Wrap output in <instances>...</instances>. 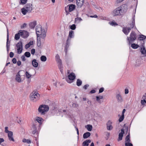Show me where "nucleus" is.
<instances>
[{
    "label": "nucleus",
    "mask_w": 146,
    "mask_h": 146,
    "mask_svg": "<svg viewBox=\"0 0 146 146\" xmlns=\"http://www.w3.org/2000/svg\"><path fill=\"white\" fill-rule=\"evenodd\" d=\"M127 9V5L123 4L114 9L112 12V14L114 16L123 15L126 12Z\"/></svg>",
    "instance_id": "nucleus-1"
},
{
    "label": "nucleus",
    "mask_w": 146,
    "mask_h": 146,
    "mask_svg": "<svg viewBox=\"0 0 146 146\" xmlns=\"http://www.w3.org/2000/svg\"><path fill=\"white\" fill-rule=\"evenodd\" d=\"M36 33L37 37H39V36L40 35V38L44 39L46 36V32L44 29H42L41 26L40 25H38L36 28Z\"/></svg>",
    "instance_id": "nucleus-2"
},
{
    "label": "nucleus",
    "mask_w": 146,
    "mask_h": 146,
    "mask_svg": "<svg viewBox=\"0 0 146 146\" xmlns=\"http://www.w3.org/2000/svg\"><path fill=\"white\" fill-rule=\"evenodd\" d=\"M33 10L32 5L31 3H27L21 9V12L23 15L30 13Z\"/></svg>",
    "instance_id": "nucleus-3"
},
{
    "label": "nucleus",
    "mask_w": 146,
    "mask_h": 146,
    "mask_svg": "<svg viewBox=\"0 0 146 146\" xmlns=\"http://www.w3.org/2000/svg\"><path fill=\"white\" fill-rule=\"evenodd\" d=\"M40 95L36 91L33 92L30 94V98L31 101L35 102L38 100Z\"/></svg>",
    "instance_id": "nucleus-4"
},
{
    "label": "nucleus",
    "mask_w": 146,
    "mask_h": 146,
    "mask_svg": "<svg viewBox=\"0 0 146 146\" xmlns=\"http://www.w3.org/2000/svg\"><path fill=\"white\" fill-rule=\"evenodd\" d=\"M49 110V107L48 106L45 105H42L39 106L38 109V112L42 115L45 114L46 112Z\"/></svg>",
    "instance_id": "nucleus-5"
},
{
    "label": "nucleus",
    "mask_w": 146,
    "mask_h": 146,
    "mask_svg": "<svg viewBox=\"0 0 146 146\" xmlns=\"http://www.w3.org/2000/svg\"><path fill=\"white\" fill-rule=\"evenodd\" d=\"M136 34L134 31H132L130 35V37H127V40L129 42V44L133 42L136 38Z\"/></svg>",
    "instance_id": "nucleus-6"
},
{
    "label": "nucleus",
    "mask_w": 146,
    "mask_h": 146,
    "mask_svg": "<svg viewBox=\"0 0 146 146\" xmlns=\"http://www.w3.org/2000/svg\"><path fill=\"white\" fill-rule=\"evenodd\" d=\"M76 78L75 74L73 73H71L68 75V79H66V80L68 83H72L73 80H74Z\"/></svg>",
    "instance_id": "nucleus-7"
},
{
    "label": "nucleus",
    "mask_w": 146,
    "mask_h": 146,
    "mask_svg": "<svg viewBox=\"0 0 146 146\" xmlns=\"http://www.w3.org/2000/svg\"><path fill=\"white\" fill-rule=\"evenodd\" d=\"M75 7L76 6L74 5H69L65 7V10L66 12H67V10H68L69 12H71L74 10Z\"/></svg>",
    "instance_id": "nucleus-8"
},
{
    "label": "nucleus",
    "mask_w": 146,
    "mask_h": 146,
    "mask_svg": "<svg viewBox=\"0 0 146 146\" xmlns=\"http://www.w3.org/2000/svg\"><path fill=\"white\" fill-rule=\"evenodd\" d=\"M16 46L17 47V53L18 54H20L21 53L23 50V44L21 42L17 43L16 44Z\"/></svg>",
    "instance_id": "nucleus-9"
},
{
    "label": "nucleus",
    "mask_w": 146,
    "mask_h": 146,
    "mask_svg": "<svg viewBox=\"0 0 146 146\" xmlns=\"http://www.w3.org/2000/svg\"><path fill=\"white\" fill-rule=\"evenodd\" d=\"M21 36L23 38H26L29 36L28 33L26 31L21 30L19 31Z\"/></svg>",
    "instance_id": "nucleus-10"
},
{
    "label": "nucleus",
    "mask_w": 146,
    "mask_h": 146,
    "mask_svg": "<svg viewBox=\"0 0 146 146\" xmlns=\"http://www.w3.org/2000/svg\"><path fill=\"white\" fill-rule=\"evenodd\" d=\"M84 0H77L76 5L78 7L81 8L84 3Z\"/></svg>",
    "instance_id": "nucleus-11"
},
{
    "label": "nucleus",
    "mask_w": 146,
    "mask_h": 146,
    "mask_svg": "<svg viewBox=\"0 0 146 146\" xmlns=\"http://www.w3.org/2000/svg\"><path fill=\"white\" fill-rule=\"evenodd\" d=\"M112 122L109 120L107 123L106 124L107 129L108 130H111L113 129V127L112 125Z\"/></svg>",
    "instance_id": "nucleus-12"
},
{
    "label": "nucleus",
    "mask_w": 146,
    "mask_h": 146,
    "mask_svg": "<svg viewBox=\"0 0 146 146\" xmlns=\"http://www.w3.org/2000/svg\"><path fill=\"white\" fill-rule=\"evenodd\" d=\"M131 30V29L130 28L126 27H124L123 29V31L124 33L126 35H127Z\"/></svg>",
    "instance_id": "nucleus-13"
},
{
    "label": "nucleus",
    "mask_w": 146,
    "mask_h": 146,
    "mask_svg": "<svg viewBox=\"0 0 146 146\" xmlns=\"http://www.w3.org/2000/svg\"><path fill=\"white\" fill-rule=\"evenodd\" d=\"M74 32L72 31H69L68 36V38L67 40V43H66V46H67V45L68 44V42L69 40V38H72L74 37Z\"/></svg>",
    "instance_id": "nucleus-14"
},
{
    "label": "nucleus",
    "mask_w": 146,
    "mask_h": 146,
    "mask_svg": "<svg viewBox=\"0 0 146 146\" xmlns=\"http://www.w3.org/2000/svg\"><path fill=\"white\" fill-rule=\"evenodd\" d=\"M124 132V129H121V132L119 134L118 139V141H120L122 140Z\"/></svg>",
    "instance_id": "nucleus-15"
},
{
    "label": "nucleus",
    "mask_w": 146,
    "mask_h": 146,
    "mask_svg": "<svg viewBox=\"0 0 146 146\" xmlns=\"http://www.w3.org/2000/svg\"><path fill=\"white\" fill-rule=\"evenodd\" d=\"M9 139L10 141H14V139L13 137V133L11 131H10L7 133Z\"/></svg>",
    "instance_id": "nucleus-16"
},
{
    "label": "nucleus",
    "mask_w": 146,
    "mask_h": 146,
    "mask_svg": "<svg viewBox=\"0 0 146 146\" xmlns=\"http://www.w3.org/2000/svg\"><path fill=\"white\" fill-rule=\"evenodd\" d=\"M36 25V21L30 22L29 24L30 27L31 29H34Z\"/></svg>",
    "instance_id": "nucleus-17"
},
{
    "label": "nucleus",
    "mask_w": 146,
    "mask_h": 146,
    "mask_svg": "<svg viewBox=\"0 0 146 146\" xmlns=\"http://www.w3.org/2000/svg\"><path fill=\"white\" fill-rule=\"evenodd\" d=\"M91 142L90 139H88L83 142L82 143V146H88L89 143Z\"/></svg>",
    "instance_id": "nucleus-18"
},
{
    "label": "nucleus",
    "mask_w": 146,
    "mask_h": 146,
    "mask_svg": "<svg viewBox=\"0 0 146 146\" xmlns=\"http://www.w3.org/2000/svg\"><path fill=\"white\" fill-rule=\"evenodd\" d=\"M20 72V71H19V72L17 74L15 78L16 81L19 82H21V81L20 75L19 73Z\"/></svg>",
    "instance_id": "nucleus-19"
},
{
    "label": "nucleus",
    "mask_w": 146,
    "mask_h": 146,
    "mask_svg": "<svg viewBox=\"0 0 146 146\" xmlns=\"http://www.w3.org/2000/svg\"><path fill=\"white\" fill-rule=\"evenodd\" d=\"M143 47L141 48V52L142 54L144 55L145 56H146V50L145 48L143 46H142Z\"/></svg>",
    "instance_id": "nucleus-20"
},
{
    "label": "nucleus",
    "mask_w": 146,
    "mask_h": 146,
    "mask_svg": "<svg viewBox=\"0 0 146 146\" xmlns=\"http://www.w3.org/2000/svg\"><path fill=\"white\" fill-rule=\"evenodd\" d=\"M91 134L89 132H87L84 133L83 135V137L84 139L87 138Z\"/></svg>",
    "instance_id": "nucleus-21"
},
{
    "label": "nucleus",
    "mask_w": 146,
    "mask_h": 146,
    "mask_svg": "<svg viewBox=\"0 0 146 146\" xmlns=\"http://www.w3.org/2000/svg\"><path fill=\"white\" fill-rule=\"evenodd\" d=\"M32 64L33 66L35 67H37L38 66V63L36 59H33L32 61Z\"/></svg>",
    "instance_id": "nucleus-22"
},
{
    "label": "nucleus",
    "mask_w": 146,
    "mask_h": 146,
    "mask_svg": "<svg viewBox=\"0 0 146 146\" xmlns=\"http://www.w3.org/2000/svg\"><path fill=\"white\" fill-rule=\"evenodd\" d=\"M55 59L56 61L58 63H61V60L60 59L59 56L58 54H57L55 56Z\"/></svg>",
    "instance_id": "nucleus-23"
},
{
    "label": "nucleus",
    "mask_w": 146,
    "mask_h": 146,
    "mask_svg": "<svg viewBox=\"0 0 146 146\" xmlns=\"http://www.w3.org/2000/svg\"><path fill=\"white\" fill-rule=\"evenodd\" d=\"M85 127L89 131H91L92 130V125L90 124L87 125L85 126Z\"/></svg>",
    "instance_id": "nucleus-24"
},
{
    "label": "nucleus",
    "mask_w": 146,
    "mask_h": 146,
    "mask_svg": "<svg viewBox=\"0 0 146 146\" xmlns=\"http://www.w3.org/2000/svg\"><path fill=\"white\" fill-rule=\"evenodd\" d=\"M116 98L118 100V102H121L123 101V100L121 95L118 94L116 95Z\"/></svg>",
    "instance_id": "nucleus-25"
},
{
    "label": "nucleus",
    "mask_w": 146,
    "mask_h": 146,
    "mask_svg": "<svg viewBox=\"0 0 146 146\" xmlns=\"http://www.w3.org/2000/svg\"><path fill=\"white\" fill-rule=\"evenodd\" d=\"M103 98V97L102 96H97L96 97V100L97 102L101 104V102L100 100L101 99H102Z\"/></svg>",
    "instance_id": "nucleus-26"
},
{
    "label": "nucleus",
    "mask_w": 146,
    "mask_h": 146,
    "mask_svg": "<svg viewBox=\"0 0 146 146\" xmlns=\"http://www.w3.org/2000/svg\"><path fill=\"white\" fill-rule=\"evenodd\" d=\"M20 36H21V33H20L19 31L17 34L15 35V39L17 40H19V39Z\"/></svg>",
    "instance_id": "nucleus-27"
},
{
    "label": "nucleus",
    "mask_w": 146,
    "mask_h": 146,
    "mask_svg": "<svg viewBox=\"0 0 146 146\" xmlns=\"http://www.w3.org/2000/svg\"><path fill=\"white\" fill-rule=\"evenodd\" d=\"M35 120L37 121L40 124H41V122L43 120L41 117H37L35 118Z\"/></svg>",
    "instance_id": "nucleus-28"
},
{
    "label": "nucleus",
    "mask_w": 146,
    "mask_h": 146,
    "mask_svg": "<svg viewBox=\"0 0 146 146\" xmlns=\"http://www.w3.org/2000/svg\"><path fill=\"white\" fill-rule=\"evenodd\" d=\"M133 20L132 21V23L130 24V26L129 27H128V28H130L131 29L133 28L135 25V18L134 17H133Z\"/></svg>",
    "instance_id": "nucleus-29"
},
{
    "label": "nucleus",
    "mask_w": 146,
    "mask_h": 146,
    "mask_svg": "<svg viewBox=\"0 0 146 146\" xmlns=\"http://www.w3.org/2000/svg\"><path fill=\"white\" fill-rule=\"evenodd\" d=\"M130 141V137L129 136V134L125 138V143H129Z\"/></svg>",
    "instance_id": "nucleus-30"
},
{
    "label": "nucleus",
    "mask_w": 146,
    "mask_h": 146,
    "mask_svg": "<svg viewBox=\"0 0 146 146\" xmlns=\"http://www.w3.org/2000/svg\"><path fill=\"white\" fill-rule=\"evenodd\" d=\"M58 66L59 69L60 70L62 73L63 72V69H62V62H61V63H58Z\"/></svg>",
    "instance_id": "nucleus-31"
},
{
    "label": "nucleus",
    "mask_w": 146,
    "mask_h": 146,
    "mask_svg": "<svg viewBox=\"0 0 146 146\" xmlns=\"http://www.w3.org/2000/svg\"><path fill=\"white\" fill-rule=\"evenodd\" d=\"M82 20V19L80 17H77L76 18H75V23H79L80 21Z\"/></svg>",
    "instance_id": "nucleus-32"
},
{
    "label": "nucleus",
    "mask_w": 146,
    "mask_h": 146,
    "mask_svg": "<svg viewBox=\"0 0 146 146\" xmlns=\"http://www.w3.org/2000/svg\"><path fill=\"white\" fill-rule=\"evenodd\" d=\"M82 84V81L79 79H78L76 82V84L78 86H80Z\"/></svg>",
    "instance_id": "nucleus-33"
},
{
    "label": "nucleus",
    "mask_w": 146,
    "mask_h": 146,
    "mask_svg": "<svg viewBox=\"0 0 146 146\" xmlns=\"http://www.w3.org/2000/svg\"><path fill=\"white\" fill-rule=\"evenodd\" d=\"M146 38V36L143 35H141L139 37L138 39L139 40H142L145 39Z\"/></svg>",
    "instance_id": "nucleus-34"
},
{
    "label": "nucleus",
    "mask_w": 146,
    "mask_h": 146,
    "mask_svg": "<svg viewBox=\"0 0 146 146\" xmlns=\"http://www.w3.org/2000/svg\"><path fill=\"white\" fill-rule=\"evenodd\" d=\"M131 47L134 49H137L139 47V45L133 43L131 44Z\"/></svg>",
    "instance_id": "nucleus-35"
},
{
    "label": "nucleus",
    "mask_w": 146,
    "mask_h": 146,
    "mask_svg": "<svg viewBox=\"0 0 146 146\" xmlns=\"http://www.w3.org/2000/svg\"><path fill=\"white\" fill-rule=\"evenodd\" d=\"M39 37H37V45L38 47H40L41 46V42L40 38H39Z\"/></svg>",
    "instance_id": "nucleus-36"
},
{
    "label": "nucleus",
    "mask_w": 146,
    "mask_h": 146,
    "mask_svg": "<svg viewBox=\"0 0 146 146\" xmlns=\"http://www.w3.org/2000/svg\"><path fill=\"white\" fill-rule=\"evenodd\" d=\"M40 60L42 61L45 62L46 60V58L44 56H42L40 57Z\"/></svg>",
    "instance_id": "nucleus-37"
},
{
    "label": "nucleus",
    "mask_w": 146,
    "mask_h": 146,
    "mask_svg": "<svg viewBox=\"0 0 146 146\" xmlns=\"http://www.w3.org/2000/svg\"><path fill=\"white\" fill-rule=\"evenodd\" d=\"M27 1V0H20V4L24 5L25 4Z\"/></svg>",
    "instance_id": "nucleus-38"
},
{
    "label": "nucleus",
    "mask_w": 146,
    "mask_h": 146,
    "mask_svg": "<svg viewBox=\"0 0 146 146\" xmlns=\"http://www.w3.org/2000/svg\"><path fill=\"white\" fill-rule=\"evenodd\" d=\"M22 141L23 142H24V143L27 142V143H31V142L30 140H29V139H23V140Z\"/></svg>",
    "instance_id": "nucleus-39"
},
{
    "label": "nucleus",
    "mask_w": 146,
    "mask_h": 146,
    "mask_svg": "<svg viewBox=\"0 0 146 146\" xmlns=\"http://www.w3.org/2000/svg\"><path fill=\"white\" fill-rule=\"evenodd\" d=\"M26 76L27 78H29L31 76V75L27 72L26 71L25 73Z\"/></svg>",
    "instance_id": "nucleus-40"
},
{
    "label": "nucleus",
    "mask_w": 146,
    "mask_h": 146,
    "mask_svg": "<svg viewBox=\"0 0 146 146\" xmlns=\"http://www.w3.org/2000/svg\"><path fill=\"white\" fill-rule=\"evenodd\" d=\"M25 55L27 57H29L31 56V54L29 52H26L25 53Z\"/></svg>",
    "instance_id": "nucleus-41"
},
{
    "label": "nucleus",
    "mask_w": 146,
    "mask_h": 146,
    "mask_svg": "<svg viewBox=\"0 0 146 146\" xmlns=\"http://www.w3.org/2000/svg\"><path fill=\"white\" fill-rule=\"evenodd\" d=\"M124 115H121V116L120 117L119 121L120 122H121L123 121L124 118Z\"/></svg>",
    "instance_id": "nucleus-42"
},
{
    "label": "nucleus",
    "mask_w": 146,
    "mask_h": 146,
    "mask_svg": "<svg viewBox=\"0 0 146 146\" xmlns=\"http://www.w3.org/2000/svg\"><path fill=\"white\" fill-rule=\"evenodd\" d=\"M76 28V26L75 24H73L70 27V29L72 30H74Z\"/></svg>",
    "instance_id": "nucleus-43"
},
{
    "label": "nucleus",
    "mask_w": 146,
    "mask_h": 146,
    "mask_svg": "<svg viewBox=\"0 0 146 146\" xmlns=\"http://www.w3.org/2000/svg\"><path fill=\"white\" fill-rule=\"evenodd\" d=\"M72 106L74 108H76L78 106V105L76 103H74L72 104Z\"/></svg>",
    "instance_id": "nucleus-44"
},
{
    "label": "nucleus",
    "mask_w": 146,
    "mask_h": 146,
    "mask_svg": "<svg viewBox=\"0 0 146 146\" xmlns=\"http://www.w3.org/2000/svg\"><path fill=\"white\" fill-rule=\"evenodd\" d=\"M109 24L112 26H114L115 25H117V23L114 22L112 21L111 22H109Z\"/></svg>",
    "instance_id": "nucleus-45"
},
{
    "label": "nucleus",
    "mask_w": 146,
    "mask_h": 146,
    "mask_svg": "<svg viewBox=\"0 0 146 146\" xmlns=\"http://www.w3.org/2000/svg\"><path fill=\"white\" fill-rule=\"evenodd\" d=\"M9 38H7V44H6V47L7 48H9L10 47V45L8 44V42H9Z\"/></svg>",
    "instance_id": "nucleus-46"
},
{
    "label": "nucleus",
    "mask_w": 146,
    "mask_h": 146,
    "mask_svg": "<svg viewBox=\"0 0 146 146\" xmlns=\"http://www.w3.org/2000/svg\"><path fill=\"white\" fill-rule=\"evenodd\" d=\"M125 146H133V145L131 143H125Z\"/></svg>",
    "instance_id": "nucleus-47"
},
{
    "label": "nucleus",
    "mask_w": 146,
    "mask_h": 146,
    "mask_svg": "<svg viewBox=\"0 0 146 146\" xmlns=\"http://www.w3.org/2000/svg\"><path fill=\"white\" fill-rule=\"evenodd\" d=\"M141 103L142 105H144L145 104L144 103L146 104V101L144 99L143 100H141Z\"/></svg>",
    "instance_id": "nucleus-48"
},
{
    "label": "nucleus",
    "mask_w": 146,
    "mask_h": 146,
    "mask_svg": "<svg viewBox=\"0 0 146 146\" xmlns=\"http://www.w3.org/2000/svg\"><path fill=\"white\" fill-rule=\"evenodd\" d=\"M124 0H117L116 3L117 4H118L119 3H121V2L123 1Z\"/></svg>",
    "instance_id": "nucleus-49"
},
{
    "label": "nucleus",
    "mask_w": 146,
    "mask_h": 146,
    "mask_svg": "<svg viewBox=\"0 0 146 146\" xmlns=\"http://www.w3.org/2000/svg\"><path fill=\"white\" fill-rule=\"evenodd\" d=\"M14 54L12 52H11L9 54V56L11 58H12Z\"/></svg>",
    "instance_id": "nucleus-50"
},
{
    "label": "nucleus",
    "mask_w": 146,
    "mask_h": 146,
    "mask_svg": "<svg viewBox=\"0 0 146 146\" xmlns=\"http://www.w3.org/2000/svg\"><path fill=\"white\" fill-rule=\"evenodd\" d=\"M104 90V88H101L99 90V93L102 92Z\"/></svg>",
    "instance_id": "nucleus-51"
},
{
    "label": "nucleus",
    "mask_w": 146,
    "mask_h": 146,
    "mask_svg": "<svg viewBox=\"0 0 146 146\" xmlns=\"http://www.w3.org/2000/svg\"><path fill=\"white\" fill-rule=\"evenodd\" d=\"M32 129V133L33 134H35L36 132V129Z\"/></svg>",
    "instance_id": "nucleus-52"
},
{
    "label": "nucleus",
    "mask_w": 146,
    "mask_h": 146,
    "mask_svg": "<svg viewBox=\"0 0 146 146\" xmlns=\"http://www.w3.org/2000/svg\"><path fill=\"white\" fill-rule=\"evenodd\" d=\"M35 52V50L34 49H32L31 51V52L32 54H34Z\"/></svg>",
    "instance_id": "nucleus-53"
},
{
    "label": "nucleus",
    "mask_w": 146,
    "mask_h": 146,
    "mask_svg": "<svg viewBox=\"0 0 146 146\" xmlns=\"http://www.w3.org/2000/svg\"><path fill=\"white\" fill-rule=\"evenodd\" d=\"M89 86V85L88 84H86L84 85L83 87V88L85 89L86 90L87 88Z\"/></svg>",
    "instance_id": "nucleus-54"
},
{
    "label": "nucleus",
    "mask_w": 146,
    "mask_h": 146,
    "mask_svg": "<svg viewBox=\"0 0 146 146\" xmlns=\"http://www.w3.org/2000/svg\"><path fill=\"white\" fill-rule=\"evenodd\" d=\"M8 127H5V131L7 133L10 131L8 130Z\"/></svg>",
    "instance_id": "nucleus-55"
},
{
    "label": "nucleus",
    "mask_w": 146,
    "mask_h": 146,
    "mask_svg": "<svg viewBox=\"0 0 146 146\" xmlns=\"http://www.w3.org/2000/svg\"><path fill=\"white\" fill-rule=\"evenodd\" d=\"M12 62L13 63L15 64L17 62V60L15 58H13L12 60Z\"/></svg>",
    "instance_id": "nucleus-56"
},
{
    "label": "nucleus",
    "mask_w": 146,
    "mask_h": 146,
    "mask_svg": "<svg viewBox=\"0 0 146 146\" xmlns=\"http://www.w3.org/2000/svg\"><path fill=\"white\" fill-rule=\"evenodd\" d=\"M36 129V125L35 124H33L32 126V129Z\"/></svg>",
    "instance_id": "nucleus-57"
},
{
    "label": "nucleus",
    "mask_w": 146,
    "mask_h": 146,
    "mask_svg": "<svg viewBox=\"0 0 146 146\" xmlns=\"http://www.w3.org/2000/svg\"><path fill=\"white\" fill-rule=\"evenodd\" d=\"M34 42L33 41H30L28 43L29 44V45L31 46L33 44Z\"/></svg>",
    "instance_id": "nucleus-58"
},
{
    "label": "nucleus",
    "mask_w": 146,
    "mask_h": 146,
    "mask_svg": "<svg viewBox=\"0 0 146 146\" xmlns=\"http://www.w3.org/2000/svg\"><path fill=\"white\" fill-rule=\"evenodd\" d=\"M21 58L22 59V60L23 61H25L26 60V59H25V56L24 55H23L21 57Z\"/></svg>",
    "instance_id": "nucleus-59"
},
{
    "label": "nucleus",
    "mask_w": 146,
    "mask_h": 146,
    "mask_svg": "<svg viewBox=\"0 0 146 146\" xmlns=\"http://www.w3.org/2000/svg\"><path fill=\"white\" fill-rule=\"evenodd\" d=\"M4 141V140L3 138H0V144H1L2 142H3Z\"/></svg>",
    "instance_id": "nucleus-60"
},
{
    "label": "nucleus",
    "mask_w": 146,
    "mask_h": 146,
    "mask_svg": "<svg viewBox=\"0 0 146 146\" xmlns=\"http://www.w3.org/2000/svg\"><path fill=\"white\" fill-rule=\"evenodd\" d=\"M30 46L29 45V44L28 43L25 45V48L26 49H27Z\"/></svg>",
    "instance_id": "nucleus-61"
},
{
    "label": "nucleus",
    "mask_w": 146,
    "mask_h": 146,
    "mask_svg": "<svg viewBox=\"0 0 146 146\" xmlns=\"http://www.w3.org/2000/svg\"><path fill=\"white\" fill-rule=\"evenodd\" d=\"M96 92V91L94 90H91L90 93L91 94H93V93H94Z\"/></svg>",
    "instance_id": "nucleus-62"
},
{
    "label": "nucleus",
    "mask_w": 146,
    "mask_h": 146,
    "mask_svg": "<svg viewBox=\"0 0 146 146\" xmlns=\"http://www.w3.org/2000/svg\"><path fill=\"white\" fill-rule=\"evenodd\" d=\"M21 64V62L20 61H18L17 62V64L18 66H20Z\"/></svg>",
    "instance_id": "nucleus-63"
},
{
    "label": "nucleus",
    "mask_w": 146,
    "mask_h": 146,
    "mask_svg": "<svg viewBox=\"0 0 146 146\" xmlns=\"http://www.w3.org/2000/svg\"><path fill=\"white\" fill-rule=\"evenodd\" d=\"M125 94H127L129 92L128 90L127 89H125Z\"/></svg>",
    "instance_id": "nucleus-64"
}]
</instances>
